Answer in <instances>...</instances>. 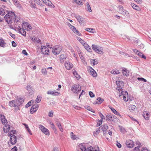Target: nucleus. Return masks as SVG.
<instances>
[{
	"mask_svg": "<svg viewBox=\"0 0 151 151\" xmlns=\"http://www.w3.org/2000/svg\"><path fill=\"white\" fill-rule=\"evenodd\" d=\"M119 97L122 96L123 100L125 101H127L128 100V93L127 91H122L120 93H119Z\"/></svg>",
	"mask_w": 151,
	"mask_h": 151,
	"instance_id": "6",
	"label": "nucleus"
},
{
	"mask_svg": "<svg viewBox=\"0 0 151 151\" xmlns=\"http://www.w3.org/2000/svg\"><path fill=\"white\" fill-rule=\"evenodd\" d=\"M106 117L107 119L113 122H115L117 120L116 117L113 115H107Z\"/></svg>",
	"mask_w": 151,
	"mask_h": 151,
	"instance_id": "18",
	"label": "nucleus"
},
{
	"mask_svg": "<svg viewBox=\"0 0 151 151\" xmlns=\"http://www.w3.org/2000/svg\"><path fill=\"white\" fill-rule=\"evenodd\" d=\"M1 120L2 124L4 125L3 127V129L4 133H7L9 130L10 126L9 125L7 124V121L5 118L4 115H1Z\"/></svg>",
	"mask_w": 151,
	"mask_h": 151,
	"instance_id": "2",
	"label": "nucleus"
},
{
	"mask_svg": "<svg viewBox=\"0 0 151 151\" xmlns=\"http://www.w3.org/2000/svg\"><path fill=\"white\" fill-rule=\"evenodd\" d=\"M10 141L11 144L14 145L17 141V137L15 135L11 136L10 137Z\"/></svg>",
	"mask_w": 151,
	"mask_h": 151,
	"instance_id": "19",
	"label": "nucleus"
},
{
	"mask_svg": "<svg viewBox=\"0 0 151 151\" xmlns=\"http://www.w3.org/2000/svg\"><path fill=\"white\" fill-rule=\"evenodd\" d=\"M38 105L37 104L33 105L30 109V113L32 114L35 112L38 109Z\"/></svg>",
	"mask_w": 151,
	"mask_h": 151,
	"instance_id": "14",
	"label": "nucleus"
},
{
	"mask_svg": "<svg viewBox=\"0 0 151 151\" xmlns=\"http://www.w3.org/2000/svg\"><path fill=\"white\" fill-rule=\"evenodd\" d=\"M141 151H149V150L147 148L144 147L142 149Z\"/></svg>",
	"mask_w": 151,
	"mask_h": 151,
	"instance_id": "64",
	"label": "nucleus"
},
{
	"mask_svg": "<svg viewBox=\"0 0 151 151\" xmlns=\"http://www.w3.org/2000/svg\"><path fill=\"white\" fill-rule=\"evenodd\" d=\"M67 58V56L66 55L62 54L59 56V60L60 63H63L65 61Z\"/></svg>",
	"mask_w": 151,
	"mask_h": 151,
	"instance_id": "22",
	"label": "nucleus"
},
{
	"mask_svg": "<svg viewBox=\"0 0 151 151\" xmlns=\"http://www.w3.org/2000/svg\"><path fill=\"white\" fill-rule=\"evenodd\" d=\"M63 47L60 45H57L52 48V52L55 55L59 54L62 50Z\"/></svg>",
	"mask_w": 151,
	"mask_h": 151,
	"instance_id": "3",
	"label": "nucleus"
},
{
	"mask_svg": "<svg viewBox=\"0 0 151 151\" xmlns=\"http://www.w3.org/2000/svg\"><path fill=\"white\" fill-rule=\"evenodd\" d=\"M73 74L77 79H79L80 78V76L76 70L73 71Z\"/></svg>",
	"mask_w": 151,
	"mask_h": 151,
	"instance_id": "38",
	"label": "nucleus"
},
{
	"mask_svg": "<svg viewBox=\"0 0 151 151\" xmlns=\"http://www.w3.org/2000/svg\"><path fill=\"white\" fill-rule=\"evenodd\" d=\"M26 89L28 90V92L30 95H32L34 93V89L32 88L31 85H28L27 86Z\"/></svg>",
	"mask_w": 151,
	"mask_h": 151,
	"instance_id": "21",
	"label": "nucleus"
},
{
	"mask_svg": "<svg viewBox=\"0 0 151 151\" xmlns=\"http://www.w3.org/2000/svg\"><path fill=\"white\" fill-rule=\"evenodd\" d=\"M64 65L66 68L68 70L71 69L73 67V64L68 61L65 62Z\"/></svg>",
	"mask_w": 151,
	"mask_h": 151,
	"instance_id": "13",
	"label": "nucleus"
},
{
	"mask_svg": "<svg viewBox=\"0 0 151 151\" xmlns=\"http://www.w3.org/2000/svg\"><path fill=\"white\" fill-rule=\"evenodd\" d=\"M43 2L47 6H48L49 7H54V5L52 4V3L51 2V4H50V3H49V4H48V2H47L46 0H44V1H43Z\"/></svg>",
	"mask_w": 151,
	"mask_h": 151,
	"instance_id": "40",
	"label": "nucleus"
},
{
	"mask_svg": "<svg viewBox=\"0 0 151 151\" xmlns=\"http://www.w3.org/2000/svg\"><path fill=\"white\" fill-rule=\"evenodd\" d=\"M71 137L73 140L78 139L79 138L76 135H75L73 132H71L70 133Z\"/></svg>",
	"mask_w": 151,
	"mask_h": 151,
	"instance_id": "43",
	"label": "nucleus"
},
{
	"mask_svg": "<svg viewBox=\"0 0 151 151\" xmlns=\"http://www.w3.org/2000/svg\"><path fill=\"white\" fill-rule=\"evenodd\" d=\"M69 49L70 50L72 54L73 55L74 57H75L76 59V60H77V57L76 56V54L75 52V51L73 49V48L71 46H69L68 47Z\"/></svg>",
	"mask_w": 151,
	"mask_h": 151,
	"instance_id": "44",
	"label": "nucleus"
},
{
	"mask_svg": "<svg viewBox=\"0 0 151 151\" xmlns=\"http://www.w3.org/2000/svg\"><path fill=\"white\" fill-rule=\"evenodd\" d=\"M37 4L40 5L41 6H43V5L41 1L40 0H33Z\"/></svg>",
	"mask_w": 151,
	"mask_h": 151,
	"instance_id": "52",
	"label": "nucleus"
},
{
	"mask_svg": "<svg viewBox=\"0 0 151 151\" xmlns=\"http://www.w3.org/2000/svg\"><path fill=\"white\" fill-rule=\"evenodd\" d=\"M14 4L17 7H20L21 6V4L19 3V2L17 1H16V2H15V3Z\"/></svg>",
	"mask_w": 151,
	"mask_h": 151,
	"instance_id": "58",
	"label": "nucleus"
},
{
	"mask_svg": "<svg viewBox=\"0 0 151 151\" xmlns=\"http://www.w3.org/2000/svg\"><path fill=\"white\" fill-rule=\"evenodd\" d=\"M16 134V131L15 130H12L10 131L8 134V135L11 137V136L14 135V134Z\"/></svg>",
	"mask_w": 151,
	"mask_h": 151,
	"instance_id": "42",
	"label": "nucleus"
},
{
	"mask_svg": "<svg viewBox=\"0 0 151 151\" xmlns=\"http://www.w3.org/2000/svg\"><path fill=\"white\" fill-rule=\"evenodd\" d=\"M78 48L79 50V51L78 52V54L79 56L80 57L82 61V62L84 63V62H85V58L82 52H81L78 47Z\"/></svg>",
	"mask_w": 151,
	"mask_h": 151,
	"instance_id": "26",
	"label": "nucleus"
},
{
	"mask_svg": "<svg viewBox=\"0 0 151 151\" xmlns=\"http://www.w3.org/2000/svg\"><path fill=\"white\" fill-rule=\"evenodd\" d=\"M91 47L93 50L96 52L100 54H101L102 52L99 48L97 45L93 44L92 45Z\"/></svg>",
	"mask_w": 151,
	"mask_h": 151,
	"instance_id": "20",
	"label": "nucleus"
},
{
	"mask_svg": "<svg viewBox=\"0 0 151 151\" xmlns=\"http://www.w3.org/2000/svg\"><path fill=\"white\" fill-rule=\"evenodd\" d=\"M129 110L131 112L134 111L137 109L136 106L134 105H131L129 106Z\"/></svg>",
	"mask_w": 151,
	"mask_h": 151,
	"instance_id": "29",
	"label": "nucleus"
},
{
	"mask_svg": "<svg viewBox=\"0 0 151 151\" xmlns=\"http://www.w3.org/2000/svg\"><path fill=\"white\" fill-rule=\"evenodd\" d=\"M87 151H99V148H93L92 147H90L87 148Z\"/></svg>",
	"mask_w": 151,
	"mask_h": 151,
	"instance_id": "36",
	"label": "nucleus"
},
{
	"mask_svg": "<svg viewBox=\"0 0 151 151\" xmlns=\"http://www.w3.org/2000/svg\"><path fill=\"white\" fill-rule=\"evenodd\" d=\"M82 45L84 46L85 48L87 51L89 52H91V49L87 42H85Z\"/></svg>",
	"mask_w": 151,
	"mask_h": 151,
	"instance_id": "25",
	"label": "nucleus"
},
{
	"mask_svg": "<svg viewBox=\"0 0 151 151\" xmlns=\"http://www.w3.org/2000/svg\"><path fill=\"white\" fill-rule=\"evenodd\" d=\"M118 8L119 10V12L122 14L127 15L128 14V12L124 9L122 6H118Z\"/></svg>",
	"mask_w": 151,
	"mask_h": 151,
	"instance_id": "12",
	"label": "nucleus"
},
{
	"mask_svg": "<svg viewBox=\"0 0 151 151\" xmlns=\"http://www.w3.org/2000/svg\"><path fill=\"white\" fill-rule=\"evenodd\" d=\"M104 128L105 129L104 130V127L103 128V134L104 135H105L106 134V130L108 129V127L106 125L105 126H104Z\"/></svg>",
	"mask_w": 151,
	"mask_h": 151,
	"instance_id": "51",
	"label": "nucleus"
},
{
	"mask_svg": "<svg viewBox=\"0 0 151 151\" xmlns=\"http://www.w3.org/2000/svg\"><path fill=\"white\" fill-rule=\"evenodd\" d=\"M4 8L2 7L0 8V14L2 16L4 15L7 11L6 9H4L6 7L5 6H4Z\"/></svg>",
	"mask_w": 151,
	"mask_h": 151,
	"instance_id": "28",
	"label": "nucleus"
},
{
	"mask_svg": "<svg viewBox=\"0 0 151 151\" xmlns=\"http://www.w3.org/2000/svg\"><path fill=\"white\" fill-rule=\"evenodd\" d=\"M142 116L145 120H149L150 116L148 111H144L142 113Z\"/></svg>",
	"mask_w": 151,
	"mask_h": 151,
	"instance_id": "17",
	"label": "nucleus"
},
{
	"mask_svg": "<svg viewBox=\"0 0 151 151\" xmlns=\"http://www.w3.org/2000/svg\"><path fill=\"white\" fill-rule=\"evenodd\" d=\"M41 97L40 96H38L35 100V102L37 103H39L41 101Z\"/></svg>",
	"mask_w": 151,
	"mask_h": 151,
	"instance_id": "48",
	"label": "nucleus"
},
{
	"mask_svg": "<svg viewBox=\"0 0 151 151\" xmlns=\"http://www.w3.org/2000/svg\"><path fill=\"white\" fill-rule=\"evenodd\" d=\"M30 39L32 42H37L39 43L41 42L40 40L39 39V38H36L34 36L30 37Z\"/></svg>",
	"mask_w": 151,
	"mask_h": 151,
	"instance_id": "32",
	"label": "nucleus"
},
{
	"mask_svg": "<svg viewBox=\"0 0 151 151\" xmlns=\"http://www.w3.org/2000/svg\"><path fill=\"white\" fill-rule=\"evenodd\" d=\"M81 90V86L78 84H74L71 87L72 91L75 93H78Z\"/></svg>",
	"mask_w": 151,
	"mask_h": 151,
	"instance_id": "5",
	"label": "nucleus"
},
{
	"mask_svg": "<svg viewBox=\"0 0 151 151\" xmlns=\"http://www.w3.org/2000/svg\"><path fill=\"white\" fill-rule=\"evenodd\" d=\"M91 64L92 66L96 65L98 64V63L97 60L96 59H91L90 60Z\"/></svg>",
	"mask_w": 151,
	"mask_h": 151,
	"instance_id": "37",
	"label": "nucleus"
},
{
	"mask_svg": "<svg viewBox=\"0 0 151 151\" xmlns=\"http://www.w3.org/2000/svg\"><path fill=\"white\" fill-rule=\"evenodd\" d=\"M79 147L82 151H86V147L84 146H83V145L80 144Z\"/></svg>",
	"mask_w": 151,
	"mask_h": 151,
	"instance_id": "55",
	"label": "nucleus"
},
{
	"mask_svg": "<svg viewBox=\"0 0 151 151\" xmlns=\"http://www.w3.org/2000/svg\"><path fill=\"white\" fill-rule=\"evenodd\" d=\"M88 69L89 72L93 77H96L97 76V73L92 67H88Z\"/></svg>",
	"mask_w": 151,
	"mask_h": 151,
	"instance_id": "15",
	"label": "nucleus"
},
{
	"mask_svg": "<svg viewBox=\"0 0 151 151\" xmlns=\"http://www.w3.org/2000/svg\"><path fill=\"white\" fill-rule=\"evenodd\" d=\"M72 2L73 3H76L79 5H82L83 4L82 0H72Z\"/></svg>",
	"mask_w": 151,
	"mask_h": 151,
	"instance_id": "30",
	"label": "nucleus"
},
{
	"mask_svg": "<svg viewBox=\"0 0 151 151\" xmlns=\"http://www.w3.org/2000/svg\"><path fill=\"white\" fill-rule=\"evenodd\" d=\"M42 73L44 75H46L47 74V72L45 68H43L41 70Z\"/></svg>",
	"mask_w": 151,
	"mask_h": 151,
	"instance_id": "54",
	"label": "nucleus"
},
{
	"mask_svg": "<svg viewBox=\"0 0 151 151\" xmlns=\"http://www.w3.org/2000/svg\"><path fill=\"white\" fill-rule=\"evenodd\" d=\"M56 124L58 127H59L60 130L61 132H63V129L62 128V126L60 123L59 122H57V123H56Z\"/></svg>",
	"mask_w": 151,
	"mask_h": 151,
	"instance_id": "46",
	"label": "nucleus"
},
{
	"mask_svg": "<svg viewBox=\"0 0 151 151\" xmlns=\"http://www.w3.org/2000/svg\"><path fill=\"white\" fill-rule=\"evenodd\" d=\"M30 6L34 8H35L36 7V4L35 3H33L31 5H30Z\"/></svg>",
	"mask_w": 151,
	"mask_h": 151,
	"instance_id": "62",
	"label": "nucleus"
},
{
	"mask_svg": "<svg viewBox=\"0 0 151 151\" xmlns=\"http://www.w3.org/2000/svg\"><path fill=\"white\" fill-rule=\"evenodd\" d=\"M122 73L124 76H126L127 77L129 75V71L125 68H123L122 70Z\"/></svg>",
	"mask_w": 151,
	"mask_h": 151,
	"instance_id": "24",
	"label": "nucleus"
},
{
	"mask_svg": "<svg viewBox=\"0 0 151 151\" xmlns=\"http://www.w3.org/2000/svg\"><path fill=\"white\" fill-rule=\"evenodd\" d=\"M137 55L139 56V57H141V58H143L144 59H145L146 58V57L143 55V54L139 52V51L138 52V53L137 54Z\"/></svg>",
	"mask_w": 151,
	"mask_h": 151,
	"instance_id": "49",
	"label": "nucleus"
},
{
	"mask_svg": "<svg viewBox=\"0 0 151 151\" xmlns=\"http://www.w3.org/2000/svg\"><path fill=\"white\" fill-rule=\"evenodd\" d=\"M23 124L24 125V126H25V128L27 129V131H28V132L29 133V134L30 135H32V132H31V130H30V129H29V127L28 125L27 124Z\"/></svg>",
	"mask_w": 151,
	"mask_h": 151,
	"instance_id": "45",
	"label": "nucleus"
},
{
	"mask_svg": "<svg viewBox=\"0 0 151 151\" xmlns=\"http://www.w3.org/2000/svg\"><path fill=\"white\" fill-rule=\"evenodd\" d=\"M77 39L78 40V41L82 45L84 43H85V42L81 38L79 37H77Z\"/></svg>",
	"mask_w": 151,
	"mask_h": 151,
	"instance_id": "56",
	"label": "nucleus"
},
{
	"mask_svg": "<svg viewBox=\"0 0 151 151\" xmlns=\"http://www.w3.org/2000/svg\"><path fill=\"white\" fill-rule=\"evenodd\" d=\"M41 51L43 54L48 55L49 54V50L48 48L44 46H42Z\"/></svg>",
	"mask_w": 151,
	"mask_h": 151,
	"instance_id": "11",
	"label": "nucleus"
},
{
	"mask_svg": "<svg viewBox=\"0 0 151 151\" xmlns=\"http://www.w3.org/2000/svg\"><path fill=\"white\" fill-rule=\"evenodd\" d=\"M39 128L41 131L45 134L49 135L50 133L49 130L42 125H39Z\"/></svg>",
	"mask_w": 151,
	"mask_h": 151,
	"instance_id": "9",
	"label": "nucleus"
},
{
	"mask_svg": "<svg viewBox=\"0 0 151 151\" xmlns=\"http://www.w3.org/2000/svg\"><path fill=\"white\" fill-rule=\"evenodd\" d=\"M7 14L4 17L5 19L6 18H8L9 19H16V15L12 11H7Z\"/></svg>",
	"mask_w": 151,
	"mask_h": 151,
	"instance_id": "4",
	"label": "nucleus"
},
{
	"mask_svg": "<svg viewBox=\"0 0 151 151\" xmlns=\"http://www.w3.org/2000/svg\"><path fill=\"white\" fill-rule=\"evenodd\" d=\"M109 109L111 110V111H112L113 113H114L116 115H118L119 116L121 117V115L120 114V113L117 111H116L115 109L113 108L112 107H111L110 106H109Z\"/></svg>",
	"mask_w": 151,
	"mask_h": 151,
	"instance_id": "23",
	"label": "nucleus"
},
{
	"mask_svg": "<svg viewBox=\"0 0 151 151\" xmlns=\"http://www.w3.org/2000/svg\"><path fill=\"white\" fill-rule=\"evenodd\" d=\"M72 17L73 18H76V19H81L82 17L80 16L79 15L75 14L72 13L71 14Z\"/></svg>",
	"mask_w": 151,
	"mask_h": 151,
	"instance_id": "39",
	"label": "nucleus"
},
{
	"mask_svg": "<svg viewBox=\"0 0 151 151\" xmlns=\"http://www.w3.org/2000/svg\"><path fill=\"white\" fill-rule=\"evenodd\" d=\"M5 43L3 39H2V41L0 43V45L1 46L4 47L5 46Z\"/></svg>",
	"mask_w": 151,
	"mask_h": 151,
	"instance_id": "57",
	"label": "nucleus"
},
{
	"mask_svg": "<svg viewBox=\"0 0 151 151\" xmlns=\"http://www.w3.org/2000/svg\"><path fill=\"white\" fill-rule=\"evenodd\" d=\"M102 121L103 120L101 119L100 120L98 119L97 120V124L96 126L97 127H99L102 124Z\"/></svg>",
	"mask_w": 151,
	"mask_h": 151,
	"instance_id": "50",
	"label": "nucleus"
},
{
	"mask_svg": "<svg viewBox=\"0 0 151 151\" xmlns=\"http://www.w3.org/2000/svg\"><path fill=\"white\" fill-rule=\"evenodd\" d=\"M99 114L100 116L101 117V119L103 120V119H105V117L101 113L99 112Z\"/></svg>",
	"mask_w": 151,
	"mask_h": 151,
	"instance_id": "59",
	"label": "nucleus"
},
{
	"mask_svg": "<svg viewBox=\"0 0 151 151\" xmlns=\"http://www.w3.org/2000/svg\"><path fill=\"white\" fill-rule=\"evenodd\" d=\"M126 144L128 147L132 148L134 146V142L132 140L130 139L127 140L126 142Z\"/></svg>",
	"mask_w": 151,
	"mask_h": 151,
	"instance_id": "16",
	"label": "nucleus"
},
{
	"mask_svg": "<svg viewBox=\"0 0 151 151\" xmlns=\"http://www.w3.org/2000/svg\"><path fill=\"white\" fill-rule=\"evenodd\" d=\"M50 124L51 125V127L52 128V129L54 130V131L55 132L56 131V129L55 128V127L53 124V123L52 122H50Z\"/></svg>",
	"mask_w": 151,
	"mask_h": 151,
	"instance_id": "53",
	"label": "nucleus"
},
{
	"mask_svg": "<svg viewBox=\"0 0 151 151\" xmlns=\"http://www.w3.org/2000/svg\"><path fill=\"white\" fill-rule=\"evenodd\" d=\"M47 94L49 95H51L53 96H55L58 95L60 93L57 92L49 91L47 92Z\"/></svg>",
	"mask_w": 151,
	"mask_h": 151,
	"instance_id": "27",
	"label": "nucleus"
},
{
	"mask_svg": "<svg viewBox=\"0 0 151 151\" xmlns=\"http://www.w3.org/2000/svg\"><path fill=\"white\" fill-rule=\"evenodd\" d=\"M93 30V29L92 28H87L86 29H85V30L91 33H94V32L91 31H92Z\"/></svg>",
	"mask_w": 151,
	"mask_h": 151,
	"instance_id": "60",
	"label": "nucleus"
},
{
	"mask_svg": "<svg viewBox=\"0 0 151 151\" xmlns=\"http://www.w3.org/2000/svg\"><path fill=\"white\" fill-rule=\"evenodd\" d=\"M19 27L20 28H18V29L19 30V32L20 33H21L22 35L24 36H26V32L24 30V28H21Z\"/></svg>",
	"mask_w": 151,
	"mask_h": 151,
	"instance_id": "31",
	"label": "nucleus"
},
{
	"mask_svg": "<svg viewBox=\"0 0 151 151\" xmlns=\"http://www.w3.org/2000/svg\"><path fill=\"white\" fill-rule=\"evenodd\" d=\"M86 9L88 12H92V10L91 7L88 2H87L86 3Z\"/></svg>",
	"mask_w": 151,
	"mask_h": 151,
	"instance_id": "35",
	"label": "nucleus"
},
{
	"mask_svg": "<svg viewBox=\"0 0 151 151\" xmlns=\"http://www.w3.org/2000/svg\"><path fill=\"white\" fill-rule=\"evenodd\" d=\"M22 27L27 31H29L32 29L31 26L27 22H24L22 24Z\"/></svg>",
	"mask_w": 151,
	"mask_h": 151,
	"instance_id": "10",
	"label": "nucleus"
},
{
	"mask_svg": "<svg viewBox=\"0 0 151 151\" xmlns=\"http://www.w3.org/2000/svg\"><path fill=\"white\" fill-rule=\"evenodd\" d=\"M130 5L134 9L137 11L140 10V9L139 7L137 5L134 4V3H131Z\"/></svg>",
	"mask_w": 151,
	"mask_h": 151,
	"instance_id": "34",
	"label": "nucleus"
},
{
	"mask_svg": "<svg viewBox=\"0 0 151 151\" xmlns=\"http://www.w3.org/2000/svg\"><path fill=\"white\" fill-rule=\"evenodd\" d=\"M85 108L87 110L90 111L93 113L95 112V111L90 106H85Z\"/></svg>",
	"mask_w": 151,
	"mask_h": 151,
	"instance_id": "47",
	"label": "nucleus"
},
{
	"mask_svg": "<svg viewBox=\"0 0 151 151\" xmlns=\"http://www.w3.org/2000/svg\"><path fill=\"white\" fill-rule=\"evenodd\" d=\"M104 101V100L103 99H101L100 97H99L97 99L96 101H95L94 104H99L103 102Z\"/></svg>",
	"mask_w": 151,
	"mask_h": 151,
	"instance_id": "33",
	"label": "nucleus"
},
{
	"mask_svg": "<svg viewBox=\"0 0 151 151\" xmlns=\"http://www.w3.org/2000/svg\"><path fill=\"white\" fill-rule=\"evenodd\" d=\"M89 95L91 97H94L95 96V95L93 93L91 92V91H90L89 92Z\"/></svg>",
	"mask_w": 151,
	"mask_h": 151,
	"instance_id": "61",
	"label": "nucleus"
},
{
	"mask_svg": "<svg viewBox=\"0 0 151 151\" xmlns=\"http://www.w3.org/2000/svg\"><path fill=\"white\" fill-rule=\"evenodd\" d=\"M68 25L69 27L70 28L75 34L78 36L81 35V33H80L79 32L77 29L75 27L69 23H68Z\"/></svg>",
	"mask_w": 151,
	"mask_h": 151,
	"instance_id": "8",
	"label": "nucleus"
},
{
	"mask_svg": "<svg viewBox=\"0 0 151 151\" xmlns=\"http://www.w3.org/2000/svg\"><path fill=\"white\" fill-rule=\"evenodd\" d=\"M111 73L114 74H119L120 72L119 70L115 69H113L111 71Z\"/></svg>",
	"mask_w": 151,
	"mask_h": 151,
	"instance_id": "41",
	"label": "nucleus"
},
{
	"mask_svg": "<svg viewBox=\"0 0 151 151\" xmlns=\"http://www.w3.org/2000/svg\"><path fill=\"white\" fill-rule=\"evenodd\" d=\"M24 100L22 98H19L18 99L10 101L9 102V105L12 107H14V111L17 112L18 110H20L19 106L22 104Z\"/></svg>",
	"mask_w": 151,
	"mask_h": 151,
	"instance_id": "1",
	"label": "nucleus"
},
{
	"mask_svg": "<svg viewBox=\"0 0 151 151\" xmlns=\"http://www.w3.org/2000/svg\"><path fill=\"white\" fill-rule=\"evenodd\" d=\"M17 148L15 146L11 150V151H17Z\"/></svg>",
	"mask_w": 151,
	"mask_h": 151,
	"instance_id": "63",
	"label": "nucleus"
},
{
	"mask_svg": "<svg viewBox=\"0 0 151 151\" xmlns=\"http://www.w3.org/2000/svg\"><path fill=\"white\" fill-rule=\"evenodd\" d=\"M123 82L122 81H116V84L118 87L116 88V90L118 91L119 93L122 91V88L123 87Z\"/></svg>",
	"mask_w": 151,
	"mask_h": 151,
	"instance_id": "7",
	"label": "nucleus"
}]
</instances>
